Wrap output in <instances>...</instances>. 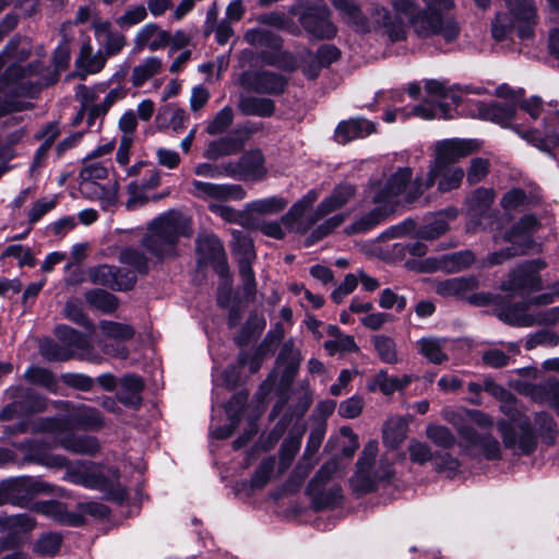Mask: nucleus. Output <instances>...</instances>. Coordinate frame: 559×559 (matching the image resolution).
Masks as SVG:
<instances>
[{"instance_id": "nucleus-24", "label": "nucleus", "mask_w": 559, "mask_h": 559, "mask_svg": "<svg viewBox=\"0 0 559 559\" xmlns=\"http://www.w3.org/2000/svg\"><path fill=\"white\" fill-rule=\"evenodd\" d=\"M170 43V34L162 29L155 23H147L142 26L133 38V52L139 53L147 48L150 51H156L165 48Z\"/></svg>"}, {"instance_id": "nucleus-54", "label": "nucleus", "mask_w": 559, "mask_h": 559, "mask_svg": "<svg viewBox=\"0 0 559 559\" xmlns=\"http://www.w3.org/2000/svg\"><path fill=\"white\" fill-rule=\"evenodd\" d=\"M63 313L66 318H68L72 322L83 325L88 330L93 331L94 325L88 321V319L84 314L82 305L79 299L70 298L69 300H67Z\"/></svg>"}, {"instance_id": "nucleus-20", "label": "nucleus", "mask_w": 559, "mask_h": 559, "mask_svg": "<svg viewBox=\"0 0 559 559\" xmlns=\"http://www.w3.org/2000/svg\"><path fill=\"white\" fill-rule=\"evenodd\" d=\"M299 20L304 28L313 37L331 38L336 34V27L330 21V11L324 4L304 11Z\"/></svg>"}, {"instance_id": "nucleus-57", "label": "nucleus", "mask_w": 559, "mask_h": 559, "mask_svg": "<svg viewBox=\"0 0 559 559\" xmlns=\"http://www.w3.org/2000/svg\"><path fill=\"white\" fill-rule=\"evenodd\" d=\"M105 87L102 85L88 87L85 85H79L75 90V98L81 103L83 109H90L95 106L94 102L98 98L99 93H103ZM91 118L95 116L90 114Z\"/></svg>"}, {"instance_id": "nucleus-61", "label": "nucleus", "mask_w": 559, "mask_h": 559, "mask_svg": "<svg viewBox=\"0 0 559 559\" xmlns=\"http://www.w3.org/2000/svg\"><path fill=\"white\" fill-rule=\"evenodd\" d=\"M559 343L558 335L552 331L542 330L532 334L525 343L526 349L531 350L537 346L555 347Z\"/></svg>"}, {"instance_id": "nucleus-40", "label": "nucleus", "mask_w": 559, "mask_h": 559, "mask_svg": "<svg viewBox=\"0 0 559 559\" xmlns=\"http://www.w3.org/2000/svg\"><path fill=\"white\" fill-rule=\"evenodd\" d=\"M407 433V421L401 416L390 417L383 426V443L389 448H397Z\"/></svg>"}, {"instance_id": "nucleus-25", "label": "nucleus", "mask_w": 559, "mask_h": 559, "mask_svg": "<svg viewBox=\"0 0 559 559\" xmlns=\"http://www.w3.org/2000/svg\"><path fill=\"white\" fill-rule=\"evenodd\" d=\"M241 85L252 92L264 94H278L284 91V79L271 72H246L240 79Z\"/></svg>"}, {"instance_id": "nucleus-17", "label": "nucleus", "mask_w": 559, "mask_h": 559, "mask_svg": "<svg viewBox=\"0 0 559 559\" xmlns=\"http://www.w3.org/2000/svg\"><path fill=\"white\" fill-rule=\"evenodd\" d=\"M104 420L99 412L95 408L81 405L72 409L69 414L68 419L63 418H51L46 419L43 423L41 429L47 431H57L61 429L82 428V429H99L103 427Z\"/></svg>"}, {"instance_id": "nucleus-49", "label": "nucleus", "mask_w": 559, "mask_h": 559, "mask_svg": "<svg viewBox=\"0 0 559 559\" xmlns=\"http://www.w3.org/2000/svg\"><path fill=\"white\" fill-rule=\"evenodd\" d=\"M108 168L98 162H91L86 164L81 170L80 177L82 179L81 189L86 190L94 180L104 179L107 177Z\"/></svg>"}, {"instance_id": "nucleus-36", "label": "nucleus", "mask_w": 559, "mask_h": 559, "mask_svg": "<svg viewBox=\"0 0 559 559\" xmlns=\"http://www.w3.org/2000/svg\"><path fill=\"white\" fill-rule=\"evenodd\" d=\"M478 286L475 277H453L438 282L436 293L442 297H459Z\"/></svg>"}, {"instance_id": "nucleus-50", "label": "nucleus", "mask_w": 559, "mask_h": 559, "mask_svg": "<svg viewBox=\"0 0 559 559\" xmlns=\"http://www.w3.org/2000/svg\"><path fill=\"white\" fill-rule=\"evenodd\" d=\"M324 348L330 355L337 353H354L358 350V346L352 335L338 334L335 338L324 342Z\"/></svg>"}, {"instance_id": "nucleus-15", "label": "nucleus", "mask_w": 559, "mask_h": 559, "mask_svg": "<svg viewBox=\"0 0 559 559\" xmlns=\"http://www.w3.org/2000/svg\"><path fill=\"white\" fill-rule=\"evenodd\" d=\"M99 330L105 340L99 341V346L106 355L126 359L129 355L127 347L122 344L131 340L134 330L131 325L103 320L99 322Z\"/></svg>"}, {"instance_id": "nucleus-64", "label": "nucleus", "mask_w": 559, "mask_h": 559, "mask_svg": "<svg viewBox=\"0 0 559 559\" xmlns=\"http://www.w3.org/2000/svg\"><path fill=\"white\" fill-rule=\"evenodd\" d=\"M364 406V399L360 395H353L340 404L338 414L344 418H356L361 414Z\"/></svg>"}, {"instance_id": "nucleus-39", "label": "nucleus", "mask_w": 559, "mask_h": 559, "mask_svg": "<svg viewBox=\"0 0 559 559\" xmlns=\"http://www.w3.org/2000/svg\"><path fill=\"white\" fill-rule=\"evenodd\" d=\"M456 217V210L450 209L444 213L437 215L433 221L425 224L417 231V236L421 239L433 240L449 229V219Z\"/></svg>"}, {"instance_id": "nucleus-46", "label": "nucleus", "mask_w": 559, "mask_h": 559, "mask_svg": "<svg viewBox=\"0 0 559 559\" xmlns=\"http://www.w3.org/2000/svg\"><path fill=\"white\" fill-rule=\"evenodd\" d=\"M493 200L495 192L492 189L478 188L474 191L473 195L468 200L469 211L473 213V215H479L483 218L485 214L490 210Z\"/></svg>"}, {"instance_id": "nucleus-35", "label": "nucleus", "mask_w": 559, "mask_h": 559, "mask_svg": "<svg viewBox=\"0 0 559 559\" xmlns=\"http://www.w3.org/2000/svg\"><path fill=\"white\" fill-rule=\"evenodd\" d=\"M516 108L508 103H492L490 105H480L478 108V117L485 120H491L503 127L511 124L515 119Z\"/></svg>"}, {"instance_id": "nucleus-1", "label": "nucleus", "mask_w": 559, "mask_h": 559, "mask_svg": "<svg viewBox=\"0 0 559 559\" xmlns=\"http://www.w3.org/2000/svg\"><path fill=\"white\" fill-rule=\"evenodd\" d=\"M426 10H417L413 0H393L395 17L383 8H374L371 22L362 14L354 0H335L334 7L343 20L359 32H369L372 27H383L392 40L404 38V21L407 20L419 37L439 36L445 43L455 40L459 26L444 11L453 5V0H423Z\"/></svg>"}, {"instance_id": "nucleus-53", "label": "nucleus", "mask_w": 559, "mask_h": 559, "mask_svg": "<svg viewBox=\"0 0 559 559\" xmlns=\"http://www.w3.org/2000/svg\"><path fill=\"white\" fill-rule=\"evenodd\" d=\"M426 432L428 439L440 448L449 449L455 443L454 436L444 426L429 425Z\"/></svg>"}, {"instance_id": "nucleus-19", "label": "nucleus", "mask_w": 559, "mask_h": 559, "mask_svg": "<svg viewBox=\"0 0 559 559\" xmlns=\"http://www.w3.org/2000/svg\"><path fill=\"white\" fill-rule=\"evenodd\" d=\"M191 193L204 201H239L246 198V190L236 183H213L201 180L191 181Z\"/></svg>"}, {"instance_id": "nucleus-12", "label": "nucleus", "mask_w": 559, "mask_h": 559, "mask_svg": "<svg viewBox=\"0 0 559 559\" xmlns=\"http://www.w3.org/2000/svg\"><path fill=\"white\" fill-rule=\"evenodd\" d=\"M464 170L459 166H447L435 169V164L429 165V171L426 180L416 178L412 185H405L403 200L405 203H413L419 199V197L438 181V190L441 192H448L457 189L464 178Z\"/></svg>"}, {"instance_id": "nucleus-2", "label": "nucleus", "mask_w": 559, "mask_h": 559, "mask_svg": "<svg viewBox=\"0 0 559 559\" xmlns=\"http://www.w3.org/2000/svg\"><path fill=\"white\" fill-rule=\"evenodd\" d=\"M412 176L413 173L409 167H401L391 176L383 188L372 186V202L376 207L347 226L346 233L349 235L364 234L383 223L395 206L404 202V188L411 181Z\"/></svg>"}, {"instance_id": "nucleus-27", "label": "nucleus", "mask_w": 559, "mask_h": 559, "mask_svg": "<svg viewBox=\"0 0 559 559\" xmlns=\"http://www.w3.org/2000/svg\"><path fill=\"white\" fill-rule=\"evenodd\" d=\"M162 173L152 168L147 176L141 181H131L128 185L129 198L126 202L128 210H135L148 201L147 192L156 189L160 185Z\"/></svg>"}, {"instance_id": "nucleus-37", "label": "nucleus", "mask_w": 559, "mask_h": 559, "mask_svg": "<svg viewBox=\"0 0 559 559\" xmlns=\"http://www.w3.org/2000/svg\"><path fill=\"white\" fill-rule=\"evenodd\" d=\"M143 390L142 379L134 374H128L120 381L118 399L121 403L131 407H139L141 404V391Z\"/></svg>"}, {"instance_id": "nucleus-13", "label": "nucleus", "mask_w": 559, "mask_h": 559, "mask_svg": "<svg viewBox=\"0 0 559 559\" xmlns=\"http://www.w3.org/2000/svg\"><path fill=\"white\" fill-rule=\"evenodd\" d=\"M545 266L539 260L527 262L511 272L509 278L501 285V289L510 296L526 297L540 288L539 270Z\"/></svg>"}, {"instance_id": "nucleus-41", "label": "nucleus", "mask_w": 559, "mask_h": 559, "mask_svg": "<svg viewBox=\"0 0 559 559\" xmlns=\"http://www.w3.org/2000/svg\"><path fill=\"white\" fill-rule=\"evenodd\" d=\"M238 107L242 114L258 117L272 116L275 110L272 99L254 96L242 97Z\"/></svg>"}, {"instance_id": "nucleus-11", "label": "nucleus", "mask_w": 559, "mask_h": 559, "mask_svg": "<svg viewBox=\"0 0 559 559\" xmlns=\"http://www.w3.org/2000/svg\"><path fill=\"white\" fill-rule=\"evenodd\" d=\"M56 335L67 344L70 349L59 344L49 343L41 347L43 355L50 360H68L72 357L74 350H79V357L94 364H100L103 358L96 354L90 345L88 340L78 331L67 325L56 328Z\"/></svg>"}, {"instance_id": "nucleus-3", "label": "nucleus", "mask_w": 559, "mask_h": 559, "mask_svg": "<svg viewBox=\"0 0 559 559\" xmlns=\"http://www.w3.org/2000/svg\"><path fill=\"white\" fill-rule=\"evenodd\" d=\"M355 194V186L348 182H342L333 189L330 195L321 201L312 214L308 215L309 209L319 197L317 190H310L292 206L285 216V221L296 230L306 231L318 221L345 206Z\"/></svg>"}, {"instance_id": "nucleus-56", "label": "nucleus", "mask_w": 559, "mask_h": 559, "mask_svg": "<svg viewBox=\"0 0 559 559\" xmlns=\"http://www.w3.org/2000/svg\"><path fill=\"white\" fill-rule=\"evenodd\" d=\"M119 261L140 273L146 272L147 270V260L145 255L133 248L122 249L119 254Z\"/></svg>"}, {"instance_id": "nucleus-8", "label": "nucleus", "mask_w": 559, "mask_h": 559, "mask_svg": "<svg viewBox=\"0 0 559 559\" xmlns=\"http://www.w3.org/2000/svg\"><path fill=\"white\" fill-rule=\"evenodd\" d=\"M378 442L369 441L357 461V471L352 477V486L358 492H368L381 483L393 477L392 464L384 457L376 462Z\"/></svg>"}, {"instance_id": "nucleus-51", "label": "nucleus", "mask_w": 559, "mask_h": 559, "mask_svg": "<svg viewBox=\"0 0 559 559\" xmlns=\"http://www.w3.org/2000/svg\"><path fill=\"white\" fill-rule=\"evenodd\" d=\"M199 252L209 260L219 259L224 254L223 245L217 237L204 236L198 239Z\"/></svg>"}, {"instance_id": "nucleus-14", "label": "nucleus", "mask_w": 559, "mask_h": 559, "mask_svg": "<svg viewBox=\"0 0 559 559\" xmlns=\"http://www.w3.org/2000/svg\"><path fill=\"white\" fill-rule=\"evenodd\" d=\"M481 143L476 139H445L437 141L433 145V158L430 164H435V169L442 165L452 166L473 153L477 152Z\"/></svg>"}, {"instance_id": "nucleus-28", "label": "nucleus", "mask_w": 559, "mask_h": 559, "mask_svg": "<svg viewBox=\"0 0 559 559\" xmlns=\"http://www.w3.org/2000/svg\"><path fill=\"white\" fill-rule=\"evenodd\" d=\"M474 261L473 252L466 250L445 254L440 259H427L424 261L421 270L426 272L441 270L447 273H455L469 266Z\"/></svg>"}, {"instance_id": "nucleus-45", "label": "nucleus", "mask_w": 559, "mask_h": 559, "mask_svg": "<svg viewBox=\"0 0 559 559\" xmlns=\"http://www.w3.org/2000/svg\"><path fill=\"white\" fill-rule=\"evenodd\" d=\"M86 302L96 310L104 313H111L118 307L117 298L102 289H93L85 294Z\"/></svg>"}, {"instance_id": "nucleus-22", "label": "nucleus", "mask_w": 559, "mask_h": 559, "mask_svg": "<svg viewBox=\"0 0 559 559\" xmlns=\"http://www.w3.org/2000/svg\"><path fill=\"white\" fill-rule=\"evenodd\" d=\"M94 35L106 58L119 55L127 46V37L112 28L109 21H98L93 25Z\"/></svg>"}, {"instance_id": "nucleus-44", "label": "nucleus", "mask_w": 559, "mask_h": 559, "mask_svg": "<svg viewBox=\"0 0 559 559\" xmlns=\"http://www.w3.org/2000/svg\"><path fill=\"white\" fill-rule=\"evenodd\" d=\"M371 343L378 357L385 364L395 365L400 362L396 344L391 337L378 334L372 336Z\"/></svg>"}, {"instance_id": "nucleus-47", "label": "nucleus", "mask_w": 559, "mask_h": 559, "mask_svg": "<svg viewBox=\"0 0 559 559\" xmlns=\"http://www.w3.org/2000/svg\"><path fill=\"white\" fill-rule=\"evenodd\" d=\"M245 40L257 47H266V48H277L280 46V40L275 34L271 31L262 29V28H253L249 29L245 34Z\"/></svg>"}, {"instance_id": "nucleus-33", "label": "nucleus", "mask_w": 559, "mask_h": 559, "mask_svg": "<svg viewBox=\"0 0 559 559\" xmlns=\"http://www.w3.org/2000/svg\"><path fill=\"white\" fill-rule=\"evenodd\" d=\"M63 430L55 431L57 433V439L59 444L75 454H87L93 455L99 450L98 440L95 437L84 436V437H75L63 435Z\"/></svg>"}, {"instance_id": "nucleus-60", "label": "nucleus", "mask_w": 559, "mask_h": 559, "mask_svg": "<svg viewBox=\"0 0 559 559\" xmlns=\"http://www.w3.org/2000/svg\"><path fill=\"white\" fill-rule=\"evenodd\" d=\"M302 432H298L297 436H289L282 444L281 448V465L285 469L289 466L290 462L297 454L301 443Z\"/></svg>"}, {"instance_id": "nucleus-10", "label": "nucleus", "mask_w": 559, "mask_h": 559, "mask_svg": "<svg viewBox=\"0 0 559 559\" xmlns=\"http://www.w3.org/2000/svg\"><path fill=\"white\" fill-rule=\"evenodd\" d=\"M424 102L413 108V115L425 120L451 118L452 105L462 102L457 91L445 87L438 81H427Z\"/></svg>"}, {"instance_id": "nucleus-59", "label": "nucleus", "mask_w": 559, "mask_h": 559, "mask_svg": "<svg viewBox=\"0 0 559 559\" xmlns=\"http://www.w3.org/2000/svg\"><path fill=\"white\" fill-rule=\"evenodd\" d=\"M275 467V459L270 456L265 460H263L258 468L255 469L252 478H251V486L253 488H262L264 487L267 481L271 479V476L273 474Z\"/></svg>"}, {"instance_id": "nucleus-55", "label": "nucleus", "mask_w": 559, "mask_h": 559, "mask_svg": "<svg viewBox=\"0 0 559 559\" xmlns=\"http://www.w3.org/2000/svg\"><path fill=\"white\" fill-rule=\"evenodd\" d=\"M234 120V111L231 107L225 106L222 108L214 119L207 124L206 131L211 135H216L224 132Z\"/></svg>"}, {"instance_id": "nucleus-52", "label": "nucleus", "mask_w": 559, "mask_h": 559, "mask_svg": "<svg viewBox=\"0 0 559 559\" xmlns=\"http://www.w3.org/2000/svg\"><path fill=\"white\" fill-rule=\"evenodd\" d=\"M286 202L277 197L255 200L248 204V210L259 214H274L284 210Z\"/></svg>"}, {"instance_id": "nucleus-18", "label": "nucleus", "mask_w": 559, "mask_h": 559, "mask_svg": "<svg viewBox=\"0 0 559 559\" xmlns=\"http://www.w3.org/2000/svg\"><path fill=\"white\" fill-rule=\"evenodd\" d=\"M512 129L539 151L550 153L552 148L559 147V112L546 119L543 133L537 129H524L518 124Z\"/></svg>"}, {"instance_id": "nucleus-34", "label": "nucleus", "mask_w": 559, "mask_h": 559, "mask_svg": "<svg viewBox=\"0 0 559 559\" xmlns=\"http://www.w3.org/2000/svg\"><path fill=\"white\" fill-rule=\"evenodd\" d=\"M253 132L252 129L247 130L246 139H239L234 135H228L221 138L218 140L212 141L207 148L204 152V157L207 159H218L223 156L231 155L241 150L245 144V141L249 138V135Z\"/></svg>"}, {"instance_id": "nucleus-26", "label": "nucleus", "mask_w": 559, "mask_h": 559, "mask_svg": "<svg viewBox=\"0 0 559 559\" xmlns=\"http://www.w3.org/2000/svg\"><path fill=\"white\" fill-rule=\"evenodd\" d=\"M47 485L37 483L31 478H13L0 483V506L5 503H17L24 493L46 490Z\"/></svg>"}, {"instance_id": "nucleus-21", "label": "nucleus", "mask_w": 559, "mask_h": 559, "mask_svg": "<svg viewBox=\"0 0 559 559\" xmlns=\"http://www.w3.org/2000/svg\"><path fill=\"white\" fill-rule=\"evenodd\" d=\"M87 275L92 283L117 290H128L135 282L133 273L123 272L116 266L107 264L91 267Z\"/></svg>"}, {"instance_id": "nucleus-23", "label": "nucleus", "mask_w": 559, "mask_h": 559, "mask_svg": "<svg viewBox=\"0 0 559 559\" xmlns=\"http://www.w3.org/2000/svg\"><path fill=\"white\" fill-rule=\"evenodd\" d=\"M500 317L509 324L519 326H532L534 324H554L559 321V307L538 312L537 314L526 313L522 306L503 311Z\"/></svg>"}, {"instance_id": "nucleus-43", "label": "nucleus", "mask_w": 559, "mask_h": 559, "mask_svg": "<svg viewBox=\"0 0 559 559\" xmlns=\"http://www.w3.org/2000/svg\"><path fill=\"white\" fill-rule=\"evenodd\" d=\"M41 513L51 518L52 520L70 524L72 526H79L83 523L81 515L68 513L63 503L58 501H48L39 506Z\"/></svg>"}, {"instance_id": "nucleus-31", "label": "nucleus", "mask_w": 559, "mask_h": 559, "mask_svg": "<svg viewBox=\"0 0 559 559\" xmlns=\"http://www.w3.org/2000/svg\"><path fill=\"white\" fill-rule=\"evenodd\" d=\"M376 132L373 122L367 119H349L342 121L335 130V139L338 143L346 144L353 140L365 138Z\"/></svg>"}, {"instance_id": "nucleus-4", "label": "nucleus", "mask_w": 559, "mask_h": 559, "mask_svg": "<svg viewBox=\"0 0 559 559\" xmlns=\"http://www.w3.org/2000/svg\"><path fill=\"white\" fill-rule=\"evenodd\" d=\"M190 236L189 218L178 211L169 210L151 222L142 242L151 254L163 259L175 254L180 237Z\"/></svg>"}, {"instance_id": "nucleus-58", "label": "nucleus", "mask_w": 559, "mask_h": 559, "mask_svg": "<svg viewBox=\"0 0 559 559\" xmlns=\"http://www.w3.org/2000/svg\"><path fill=\"white\" fill-rule=\"evenodd\" d=\"M278 359L287 365L289 371H296L302 360L301 353L295 347L293 340H288L284 343Z\"/></svg>"}, {"instance_id": "nucleus-7", "label": "nucleus", "mask_w": 559, "mask_h": 559, "mask_svg": "<svg viewBox=\"0 0 559 559\" xmlns=\"http://www.w3.org/2000/svg\"><path fill=\"white\" fill-rule=\"evenodd\" d=\"M539 228V222L534 215H524L511 230L504 234H495L496 245L509 243L508 247L489 253L485 264L493 266L509 259L526 253L533 247L532 235Z\"/></svg>"}, {"instance_id": "nucleus-5", "label": "nucleus", "mask_w": 559, "mask_h": 559, "mask_svg": "<svg viewBox=\"0 0 559 559\" xmlns=\"http://www.w3.org/2000/svg\"><path fill=\"white\" fill-rule=\"evenodd\" d=\"M62 479L88 489L99 490L108 499L122 501L126 498V490L119 483L118 471L94 462L78 461L70 463Z\"/></svg>"}, {"instance_id": "nucleus-29", "label": "nucleus", "mask_w": 559, "mask_h": 559, "mask_svg": "<svg viewBox=\"0 0 559 559\" xmlns=\"http://www.w3.org/2000/svg\"><path fill=\"white\" fill-rule=\"evenodd\" d=\"M413 381L412 376H390L386 370H379L369 381L367 388L370 392L380 391L383 395H391L396 391H403Z\"/></svg>"}, {"instance_id": "nucleus-63", "label": "nucleus", "mask_w": 559, "mask_h": 559, "mask_svg": "<svg viewBox=\"0 0 559 559\" xmlns=\"http://www.w3.org/2000/svg\"><path fill=\"white\" fill-rule=\"evenodd\" d=\"M146 15L147 11L144 5H135L129 8L121 16L116 20V23L120 27H130L144 21Z\"/></svg>"}, {"instance_id": "nucleus-62", "label": "nucleus", "mask_w": 559, "mask_h": 559, "mask_svg": "<svg viewBox=\"0 0 559 559\" xmlns=\"http://www.w3.org/2000/svg\"><path fill=\"white\" fill-rule=\"evenodd\" d=\"M472 443L479 444L483 454L488 460H496L500 457V444L498 440L491 436H484L481 438H476L474 432L472 431V440H468Z\"/></svg>"}, {"instance_id": "nucleus-16", "label": "nucleus", "mask_w": 559, "mask_h": 559, "mask_svg": "<svg viewBox=\"0 0 559 559\" xmlns=\"http://www.w3.org/2000/svg\"><path fill=\"white\" fill-rule=\"evenodd\" d=\"M224 170L226 177L252 181L262 179L267 173L265 158L260 150L246 152L237 162L224 163Z\"/></svg>"}, {"instance_id": "nucleus-30", "label": "nucleus", "mask_w": 559, "mask_h": 559, "mask_svg": "<svg viewBox=\"0 0 559 559\" xmlns=\"http://www.w3.org/2000/svg\"><path fill=\"white\" fill-rule=\"evenodd\" d=\"M106 62V56L99 50L94 52L92 45L86 43L82 45L80 53L75 59L78 75L81 79H85L88 74H96L105 68Z\"/></svg>"}, {"instance_id": "nucleus-42", "label": "nucleus", "mask_w": 559, "mask_h": 559, "mask_svg": "<svg viewBox=\"0 0 559 559\" xmlns=\"http://www.w3.org/2000/svg\"><path fill=\"white\" fill-rule=\"evenodd\" d=\"M444 343L443 340L437 337H421L417 341V348L430 362L440 365L448 360V355L444 353Z\"/></svg>"}, {"instance_id": "nucleus-48", "label": "nucleus", "mask_w": 559, "mask_h": 559, "mask_svg": "<svg viewBox=\"0 0 559 559\" xmlns=\"http://www.w3.org/2000/svg\"><path fill=\"white\" fill-rule=\"evenodd\" d=\"M62 537L57 533H47L38 538L34 545V551L39 556H55L61 545Z\"/></svg>"}, {"instance_id": "nucleus-38", "label": "nucleus", "mask_w": 559, "mask_h": 559, "mask_svg": "<svg viewBox=\"0 0 559 559\" xmlns=\"http://www.w3.org/2000/svg\"><path fill=\"white\" fill-rule=\"evenodd\" d=\"M231 251L239 267L250 265L255 259L252 239L241 230H233Z\"/></svg>"}, {"instance_id": "nucleus-32", "label": "nucleus", "mask_w": 559, "mask_h": 559, "mask_svg": "<svg viewBox=\"0 0 559 559\" xmlns=\"http://www.w3.org/2000/svg\"><path fill=\"white\" fill-rule=\"evenodd\" d=\"M163 60L157 56L142 59L131 71L130 82L135 88L142 87L147 81L162 73Z\"/></svg>"}, {"instance_id": "nucleus-6", "label": "nucleus", "mask_w": 559, "mask_h": 559, "mask_svg": "<svg viewBox=\"0 0 559 559\" xmlns=\"http://www.w3.org/2000/svg\"><path fill=\"white\" fill-rule=\"evenodd\" d=\"M500 409L508 417L498 421L504 447L518 455L531 454L536 449L537 438L528 417L513 402L503 403Z\"/></svg>"}, {"instance_id": "nucleus-9", "label": "nucleus", "mask_w": 559, "mask_h": 559, "mask_svg": "<svg viewBox=\"0 0 559 559\" xmlns=\"http://www.w3.org/2000/svg\"><path fill=\"white\" fill-rule=\"evenodd\" d=\"M512 20L504 13L498 14L492 23V36L496 40L507 37L510 27L518 31L521 38H531L536 25V9L533 0H506Z\"/></svg>"}]
</instances>
